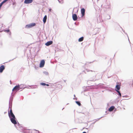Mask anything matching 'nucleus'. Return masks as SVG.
Returning <instances> with one entry per match:
<instances>
[{"label":"nucleus","mask_w":133,"mask_h":133,"mask_svg":"<svg viewBox=\"0 0 133 133\" xmlns=\"http://www.w3.org/2000/svg\"><path fill=\"white\" fill-rule=\"evenodd\" d=\"M82 133H87L85 132H84Z\"/></svg>","instance_id":"nucleus-25"},{"label":"nucleus","mask_w":133,"mask_h":133,"mask_svg":"<svg viewBox=\"0 0 133 133\" xmlns=\"http://www.w3.org/2000/svg\"><path fill=\"white\" fill-rule=\"evenodd\" d=\"M16 4V3H13V5H14V4Z\"/></svg>","instance_id":"nucleus-24"},{"label":"nucleus","mask_w":133,"mask_h":133,"mask_svg":"<svg viewBox=\"0 0 133 133\" xmlns=\"http://www.w3.org/2000/svg\"><path fill=\"white\" fill-rule=\"evenodd\" d=\"M84 39V37H83L80 38L78 39V41L79 42L82 41Z\"/></svg>","instance_id":"nucleus-14"},{"label":"nucleus","mask_w":133,"mask_h":133,"mask_svg":"<svg viewBox=\"0 0 133 133\" xmlns=\"http://www.w3.org/2000/svg\"><path fill=\"white\" fill-rule=\"evenodd\" d=\"M8 0H4L2 2L3 4L4 3H5V2H6Z\"/></svg>","instance_id":"nucleus-21"},{"label":"nucleus","mask_w":133,"mask_h":133,"mask_svg":"<svg viewBox=\"0 0 133 133\" xmlns=\"http://www.w3.org/2000/svg\"><path fill=\"white\" fill-rule=\"evenodd\" d=\"M76 103L78 105L80 106L81 105V103L79 101H76Z\"/></svg>","instance_id":"nucleus-16"},{"label":"nucleus","mask_w":133,"mask_h":133,"mask_svg":"<svg viewBox=\"0 0 133 133\" xmlns=\"http://www.w3.org/2000/svg\"><path fill=\"white\" fill-rule=\"evenodd\" d=\"M11 122L14 124H17V122L16 121V118L15 117L14 118L13 117H12L10 118Z\"/></svg>","instance_id":"nucleus-1"},{"label":"nucleus","mask_w":133,"mask_h":133,"mask_svg":"<svg viewBox=\"0 0 133 133\" xmlns=\"http://www.w3.org/2000/svg\"><path fill=\"white\" fill-rule=\"evenodd\" d=\"M35 25L36 23H32L26 25L25 28H29L35 26Z\"/></svg>","instance_id":"nucleus-2"},{"label":"nucleus","mask_w":133,"mask_h":133,"mask_svg":"<svg viewBox=\"0 0 133 133\" xmlns=\"http://www.w3.org/2000/svg\"><path fill=\"white\" fill-rule=\"evenodd\" d=\"M53 42L52 41H49L45 44V45L47 46H49L52 44Z\"/></svg>","instance_id":"nucleus-8"},{"label":"nucleus","mask_w":133,"mask_h":133,"mask_svg":"<svg viewBox=\"0 0 133 133\" xmlns=\"http://www.w3.org/2000/svg\"><path fill=\"white\" fill-rule=\"evenodd\" d=\"M47 19V16L45 15L43 18V21L44 23H45Z\"/></svg>","instance_id":"nucleus-12"},{"label":"nucleus","mask_w":133,"mask_h":133,"mask_svg":"<svg viewBox=\"0 0 133 133\" xmlns=\"http://www.w3.org/2000/svg\"><path fill=\"white\" fill-rule=\"evenodd\" d=\"M115 107L114 106H112L109 109V111H111L113 110Z\"/></svg>","instance_id":"nucleus-11"},{"label":"nucleus","mask_w":133,"mask_h":133,"mask_svg":"<svg viewBox=\"0 0 133 133\" xmlns=\"http://www.w3.org/2000/svg\"><path fill=\"white\" fill-rule=\"evenodd\" d=\"M133 85V81H131L130 82V85L131 87H132Z\"/></svg>","instance_id":"nucleus-15"},{"label":"nucleus","mask_w":133,"mask_h":133,"mask_svg":"<svg viewBox=\"0 0 133 133\" xmlns=\"http://www.w3.org/2000/svg\"><path fill=\"white\" fill-rule=\"evenodd\" d=\"M72 18L74 21H76L77 19V15L75 14H73Z\"/></svg>","instance_id":"nucleus-7"},{"label":"nucleus","mask_w":133,"mask_h":133,"mask_svg":"<svg viewBox=\"0 0 133 133\" xmlns=\"http://www.w3.org/2000/svg\"><path fill=\"white\" fill-rule=\"evenodd\" d=\"M8 115L10 118L12 117H13L14 118L15 117V116L13 113L8 114Z\"/></svg>","instance_id":"nucleus-10"},{"label":"nucleus","mask_w":133,"mask_h":133,"mask_svg":"<svg viewBox=\"0 0 133 133\" xmlns=\"http://www.w3.org/2000/svg\"><path fill=\"white\" fill-rule=\"evenodd\" d=\"M12 113H13V112H12V110L11 109L10 110V112H8V114Z\"/></svg>","instance_id":"nucleus-19"},{"label":"nucleus","mask_w":133,"mask_h":133,"mask_svg":"<svg viewBox=\"0 0 133 133\" xmlns=\"http://www.w3.org/2000/svg\"><path fill=\"white\" fill-rule=\"evenodd\" d=\"M51 9H49V11H51Z\"/></svg>","instance_id":"nucleus-22"},{"label":"nucleus","mask_w":133,"mask_h":133,"mask_svg":"<svg viewBox=\"0 0 133 133\" xmlns=\"http://www.w3.org/2000/svg\"><path fill=\"white\" fill-rule=\"evenodd\" d=\"M58 1L59 2H60L59 1Z\"/></svg>","instance_id":"nucleus-26"},{"label":"nucleus","mask_w":133,"mask_h":133,"mask_svg":"<svg viewBox=\"0 0 133 133\" xmlns=\"http://www.w3.org/2000/svg\"><path fill=\"white\" fill-rule=\"evenodd\" d=\"M20 89V86L19 85L15 86L12 89V91H17Z\"/></svg>","instance_id":"nucleus-3"},{"label":"nucleus","mask_w":133,"mask_h":133,"mask_svg":"<svg viewBox=\"0 0 133 133\" xmlns=\"http://www.w3.org/2000/svg\"><path fill=\"white\" fill-rule=\"evenodd\" d=\"M46 85V86H49V85L48 84H46V85Z\"/></svg>","instance_id":"nucleus-23"},{"label":"nucleus","mask_w":133,"mask_h":133,"mask_svg":"<svg viewBox=\"0 0 133 133\" xmlns=\"http://www.w3.org/2000/svg\"><path fill=\"white\" fill-rule=\"evenodd\" d=\"M5 67L4 65H2L0 67V73H2L5 69Z\"/></svg>","instance_id":"nucleus-5"},{"label":"nucleus","mask_w":133,"mask_h":133,"mask_svg":"<svg viewBox=\"0 0 133 133\" xmlns=\"http://www.w3.org/2000/svg\"><path fill=\"white\" fill-rule=\"evenodd\" d=\"M10 30L9 29L7 30H4V31L5 32H9Z\"/></svg>","instance_id":"nucleus-20"},{"label":"nucleus","mask_w":133,"mask_h":133,"mask_svg":"<svg viewBox=\"0 0 133 133\" xmlns=\"http://www.w3.org/2000/svg\"><path fill=\"white\" fill-rule=\"evenodd\" d=\"M45 64V61L44 60H42L40 64V66L41 67H43Z\"/></svg>","instance_id":"nucleus-4"},{"label":"nucleus","mask_w":133,"mask_h":133,"mask_svg":"<svg viewBox=\"0 0 133 133\" xmlns=\"http://www.w3.org/2000/svg\"><path fill=\"white\" fill-rule=\"evenodd\" d=\"M32 1V0H25L24 3L25 4H29L31 3Z\"/></svg>","instance_id":"nucleus-6"},{"label":"nucleus","mask_w":133,"mask_h":133,"mask_svg":"<svg viewBox=\"0 0 133 133\" xmlns=\"http://www.w3.org/2000/svg\"><path fill=\"white\" fill-rule=\"evenodd\" d=\"M116 88L117 89V90H119L120 89V85L117 84L116 85Z\"/></svg>","instance_id":"nucleus-13"},{"label":"nucleus","mask_w":133,"mask_h":133,"mask_svg":"<svg viewBox=\"0 0 133 133\" xmlns=\"http://www.w3.org/2000/svg\"><path fill=\"white\" fill-rule=\"evenodd\" d=\"M41 84L42 85H46V84L44 83H41Z\"/></svg>","instance_id":"nucleus-18"},{"label":"nucleus","mask_w":133,"mask_h":133,"mask_svg":"<svg viewBox=\"0 0 133 133\" xmlns=\"http://www.w3.org/2000/svg\"><path fill=\"white\" fill-rule=\"evenodd\" d=\"M85 10L84 8H82L81 9V13L82 15V16H83L85 15Z\"/></svg>","instance_id":"nucleus-9"},{"label":"nucleus","mask_w":133,"mask_h":133,"mask_svg":"<svg viewBox=\"0 0 133 133\" xmlns=\"http://www.w3.org/2000/svg\"><path fill=\"white\" fill-rule=\"evenodd\" d=\"M116 90L117 91V92L118 93V94L120 96H121V93L119 91V90Z\"/></svg>","instance_id":"nucleus-17"}]
</instances>
